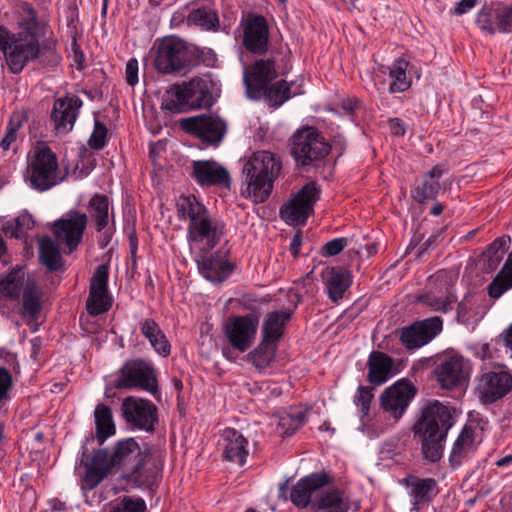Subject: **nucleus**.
I'll return each instance as SVG.
<instances>
[{
    "label": "nucleus",
    "instance_id": "nucleus-22",
    "mask_svg": "<svg viewBox=\"0 0 512 512\" xmlns=\"http://www.w3.org/2000/svg\"><path fill=\"white\" fill-rule=\"evenodd\" d=\"M87 222L86 214L72 210L68 218H61L54 222L53 233L56 239L64 242L69 251L72 252L81 242Z\"/></svg>",
    "mask_w": 512,
    "mask_h": 512
},
{
    "label": "nucleus",
    "instance_id": "nucleus-27",
    "mask_svg": "<svg viewBox=\"0 0 512 512\" xmlns=\"http://www.w3.org/2000/svg\"><path fill=\"white\" fill-rule=\"evenodd\" d=\"M367 368V381L375 386L386 383L399 372L395 366V360L387 353L378 350H373L369 354Z\"/></svg>",
    "mask_w": 512,
    "mask_h": 512
},
{
    "label": "nucleus",
    "instance_id": "nucleus-6",
    "mask_svg": "<svg viewBox=\"0 0 512 512\" xmlns=\"http://www.w3.org/2000/svg\"><path fill=\"white\" fill-rule=\"evenodd\" d=\"M289 151L296 168L309 172L325 166L332 146L316 127L302 126L292 134Z\"/></svg>",
    "mask_w": 512,
    "mask_h": 512
},
{
    "label": "nucleus",
    "instance_id": "nucleus-49",
    "mask_svg": "<svg viewBox=\"0 0 512 512\" xmlns=\"http://www.w3.org/2000/svg\"><path fill=\"white\" fill-rule=\"evenodd\" d=\"M318 507L329 512H348V504L343 502L342 492L339 489L327 491L319 499Z\"/></svg>",
    "mask_w": 512,
    "mask_h": 512
},
{
    "label": "nucleus",
    "instance_id": "nucleus-28",
    "mask_svg": "<svg viewBox=\"0 0 512 512\" xmlns=\"http://www.w3.org/2000/svg\"><path fill=\"white\" fill-rule=\"evenodd\" d=\"M293 296L296 299L293 308L267 313L261 328V336L265 338V341H272L277 344L283 337L286 325L291 320L297 305L301 302L299 294L294 293Z\"/></svg>",
    "mask_w": 512,
    "mask_h": 512
},
{
    "label": "nucleus",
    "instance_id": "nucleus-48",
    "mask_svg": "<svg viewBox=\"0 0 512 512\" xmlns=\"http://www.w3.org/2000/svg\"><path fill=\"white\" fill-rule=\"evenodd\" d=\"M440 188L439 181L424 177L421 185L411 190V196L416 202L423 204L428 200H435Z\"/></svg>",
    "mask_w": 512,
    "mask_h": 512
},
{
    "label": "nucleus",
    "instance_id": "nucleus-4",
    "mask_svg": "<svg viewBox=\"0 0 512 512\" xmlns=\"http://www.w3.org/2000/svg\"><path fill=\"white\" fill-rule=\"evenodd\" d=\"M217 83L211 75L195 77L189 82L174 84L166 90L161 109L172 114L184 113L192 109H209L219 96Z\"/></svg>",
    "mask_w": 512,
    "mask_h": 512
},
{
    "label": "nucleus",
    "instance_id": "nucleus-35",
    "mask_svg": "<svg viewBox=\"0 0 512 512\" xmlns=\"http://www.w3.org/2000/svg\"><path fill=\"white\" fill-rule=\"evenodd\" d=\"M96 426L95 438L102 446L105 441L116 433L112 410L105 404H98L94 411Z\"/></svg>",
    "mask_w": 512,
    "mask_h": 512
},
{
    "label": "nucleus",
    "instance_id": "nucleus-9",
    "mask_svg": "<svg viewBox=\"0 0 512 512\" xmlns=\"http://www.w3.org/2000/svg\"><path fill=\"white\" fill-rule=\"evenodd\" d=\"M117 389H140L150 392L153 396L159 394L158 381L154 367L144 359H132L123 364L114 384Z\"/></svg>",
    "mask_w": 512,
    "mask_h": 512
},
{
    "label": "nucleus",
    "instance_id": "nucleus-43",
    "mask_svg": "<svg viewBox=\"0 0 512 512\" xmlns=\"http://www.w3.org/2000/svg\"><path fill=\"white\" fill-rule=\"evenodd\" d=\"M510 242V237L502 236L496 238L483 253L485 259V270L487 272H493L497 269L500 262L503 259L505 252L507 251V243Z\"/></svg>",
    "mask_w": 512,
    "mask_h": 512
},
{
    "label": "nucleus",
    "instance_id": "nucleus-56",
    "mask_svg": "<svg viewBox=\"0 0 512 512\" xmlns=\"http://www.w3.org/2000/svg\"><path fill=\"white\" fill-rule=\"evenodd\" d=\"M13 389V376L4 366H0V404L8 402Z\"/></svg>",
    "mask_w": 512,
    "mask_h": 512
},
{
    "label": "nucleus",
    "instance_id": "nucleus-14",
    "mask_svg": "<svg viewBox=\"0 0 512 512\" xmlns=\"http://www.w3.org/2000/svg\"><path fill=\"white\" fill-rule=\"evenodd\" d=\"M121 412L126 423L132 428L148 433L155 431L158 408L150 400L127 396L122 402Z\"/></svg>",
    "mask_w": 512,
    "mask_h": 512
},
{
    "label": "nucleus",
    "instance_id": "nucleus-24",
    "mask_svg": "<svg viewBox=\"0 0 512 512\" xmlns=\"http://www.w3.org/2000/svg\"><path fill=\"white\" fill-rule=\"evenodd\" d=\"M434 375L442 389L452 390L465 382L464 359L459 355H445L439 359Z\"/></svg>",
    "mask_w": 512,
    "mask_h": 512
},
{
    "label": "nucleus",
    "instance_id": "nucleus-46",
    "mask_svg": "<svg viewBox=\"0 0 512 512\" xmlns=\"http://www.w3.org/2000/svg\"><path fill=\"white\" fill-rule=\"evenodd\" d=\"M112 306L108 290H89V296L86 301V310L91 316H98L107 312Z\"/></svg>",
    "mask_w": 512,
    "mask_h": 512
},
{
    "label": "nucleus",
    "instance_id": "nucleus-21",
    "mask_svg": "<svg viewBox=\"0 0 512 512\" xmlns=\"http://www.w3.org/2000/svg\"><path fill=\"white\" fill-rule=\"evenodd\" d=\"M224 225L213 220L210 213L201 216L187 227V241L192 243H204L206 250L214 249L223 237Z\"/></svg>",
    "mask_w": 512,
    "mask_h": 512
},
{
    "label": "nucleus",
    "instance_id": "nucleus-34",
    "mask_svg": "<svg viewBox=\"0 0 512 512\" xmlns=\"http://www.w3.org/2000/svg\"><path fill=\"white\" fill-rule=\"evenodd\" d=\"M140 329L157 354L162 357H167L170 354L171 345L155 320L151 318L145 319L141 323Z\"/></svg>",
    "mask_w": 512,
    "mask_h": 512
},
{
    "label": "nucleus",
    "instance_id": "nucleus-64",
    "mask_svg": "<svg viewBox=\"0 0 512 512\" xmlns=\"http://www.w3.org/2000/svg\"><path fill=\"white\" fill-rule=\"evenodd\" d=\"M478 1L479 0H461L456 4L454 8V13L456 15H463L467 13L469 10L476 6Z\"/></svg>",
    "mask_w": 512,
    "mask_h": 512
},
{
    "label": "nucleus",
    "instance_id": "nucleus-41",
    "mask_svg": "<svg viewBox=\"0 0 512 512\" xmlns=\"http://www.w3.org/2000/svg\"><path fill=\"white\" fill-rule=\"evenodd\" d=\"M88 210L95 220L96 230L101 232L109 223V199L104 194H95L89 201Z\"/></svg>",
    "mask_w": 512,
    "mask_h": 512
},
{
    "label": "nucleus",
    "instance_id": "nucleus-20",
    "mask_svg": "<svg viewBox=\"0 0 512 512\" xmlns=\"http://www.w3.org/2000/svg\"><path fill=\"white\" fill-rule=\"evenodd\" d=\"M278 76L274 58L255 61L244 73V84L248 98L258 100L265 88Z\"/></svg>",
    "mask_w": 512,
    "mask_h": 512
},
{
    "label": "nucleus",
    "instance_id": "nucleus-26",
    "mask_svg": "<svg viewBox=\"0 0 512 512\" xmlns=\"http://www.w3.org/2000/svg\"><path fill=\"white\" fill-rule=\"evenodd\" d=\"M81 106L82 100L76 95L56 99L51 112L55 130L59 133L70 132Z\"/></svg>",
    "mask_w": 512,
    "mask_h": 512
},
{
    "label": "nucleus",
    "instance_id": "nucleus-30",
    "mask_svg": "<svg viewBox=\"0 0 512 512\" xmlns=\"http://www.w3.org/2000/svg\"><path fill=\"white\" fill-rule=\"evenodd\" d=\"M43 290L35 278L27 277L22 292L20 314L23 318L36 321L42 310Z\"/></svg>",
    "mask_w": 512,
    "mask_h": 512
},
{
    "label": "nucleus",
    "instance_id": "nucleus-55",
    "mask_svg": "<svg viewBox=\"0 0 512 512\" xmlns=\"http://www.w3.org/2000/svg\"><path fill=\"white\" fill-rule=\"evenodd\" d=\"M108 277H109V266L108 264H101L97 266L91 281L90 289L94 290H108Z\"/></svg>",
    "mask_w": 512,
    "mask_h": 512
},
{
    "label": "nucleus",
    "instance_id": "nucleus-42",
    "mask_svg": "<svg viewBox=\"0 0 512 512\" xmlns=\"http://www.w3.org/2000/svg\"><path fill=\"white\" fill-rule=\"evenodd\" d=\"M475 24L482 32L488 35L493 36L498 33V6L494 7L493 5L484 4L476 15Z\"/></svg>",
    "mask_w": 512,
    "mask_h": 512
},
{
    "label": "nucleus",
    "instance_id": "nucleus-13",
    "mask_svg": "<svg viewBox=\"0 0 512 512\" xmlns=\"http://www.w3.org/2000/svg\"><path fill=\"white\" fill-rule=\"evenodd\" d=\"M180 127L186 133L210 145H218L227 132V123L215 114H201L182 119Z\"/></svg>",
    "mask_w": 512,
    "mask_h": 512
},
{
    "label": "nucleus",
    "instance_id": "nucleus-17",
    "mask_svg": "<svg viewBox=\"0 0 512 512\" xmlns=\"http://www.w3.org/2000/svg\"><path fill=\"white\" fill-rule=\"evenodd\" d=\"M442 329L441 317L434 316L415 321L409 326L395 330V333L407 350H414L431 342Z\"/></svg>",
    "mask_w": 512,
    "mask_h": 512
},
{
    "label": "nucleus",
    "instance_id": "nucleus-36",
    "mask_svg": "<svg viewBox=\"0 0 512 512\" xmlns=\"http://www.w3.org/2000/svg\"><path fill=\"white\" fill-rule=\"evenodd\" d=\"M26 283L25 272L16 266L0 280V295L6 299L19 300Z\"/></svg>",
    "mask_w": 512,
    "mask_h": 512
},
{
    "label": "nucleus",
    "instance_id": "nucleus-63",
    "mask_svg": "<svg viewBox=\"0 0 512 512\" xmlns=\"http://www.w3.org/2000/svg\"><path fill=\"white\" fill-rule=\"evenodd\" d=\"M389 128L391 133L395 136L402 137L406 133V126L402 119L400 118H390L388 120Z\"/></svg>",
    "mask_w": 512,
    "mask_h": 512
},
{
    "label": "nucleus",
    "instance_id": "nucleus-25",
    "mask_svg": "<svg viewBox=\"0 0 512 512\" xmlns=\"http://www.w3.org/2000/svg\"><path fill=\"white\" fill-rule=\"evenodd\" d=\"M209 251L203 248L195 255L198 271L207 280L221 283L232 273L234 265L223 261L219 252L209 254Z\"/></svg>",
    "mask_w": 512,
    "mask_h": 512
},
{
    "label": "nucleus",
    "instance_id": "nucleus-5",
    "mask_svg": "<svg viewBox=\"0 0 512 512\" xmlns=\"http://www.w3.org/2000/svg\"><path fill=\"white\" fill-rule=\"evenodd\" d=\"M280 157L270 151H257L245 162L242 174L246 188L244 197H252L255 203L265 202L272 193L274 181L280 175Z\"/></svg>",
    "mask_w": 512,
    "mask_h": 512
},
{
    "label": "nucleus",
    "instance_id": "nucleus-38",
    "mask_svg": "<svg viewBox=\"0 0 512 512\" xmlns=\"http://www.w3.org/2000/svg\"><path fill=\"white\" fill-rule=\"evenodd\" d=\"M187 22L205 31L216 32L220 27L217 11L205 6L193 9L187 17Z\"/></svg>",
    "mask_w": 512,
    "mask_h": 512
},
{
    "label": "nucleus",
    "instance_id": "nucleus-44",
    "mask_svg": "<svg viewBox=\"0 0 512 512\" xmlns=\"http://www.w3.org/2000/svg\"><path fill=\"white\" fill-rule=\"evenodd\" d=\"M408 61L398 58L390 69L389 75L393 78V82L389 86L390 93L404 92L411 86V82L407 79L406 70Z\"/></svg>",
    "mask_w": 512,
    "mask_h": 512
},
{
    "label": "nucleus",
    "instance_id": "nucleus-18",
    "mask_svg": "<svg viewBox=\"0 0 512 512\" xmlns=\"http://www.w3.org/2000/svg\"><path fill=\"white\" fill-rule=\"evenodd\" d=\"M417 393L416 387L408 379H400L387 387L380 395V405L395 420H399Z\"/></svg>",
    "mask_w": 512,
    "mask_h": 512
},
{
    "label": "nucleus",
    "instance_id": "nucleus-31",
    "mask_svg": "<svg viewBox=\"0 0 512 512\" xmlns=\"http://www.w3.org/2000/svg\"><path fill=\"white\" fill-rule=\"evenodd\" d=\"M438 493L436 479L413 477L410 490L412 510L418 512L422 506L431 503Z\"/></svg>",
    "mask_w": 512,
    "mask_h": 512
},
{
    "label": "nucleus",
    "instance_id": "nucleus-39",
    "mask_svg": "<svg viewBox=\"0 0 512 512\" xmlns=\"http://www.w3.org/2000/svg\"><path fill=\"white\" fill-rule=\"evenodd\" d=\"M177 214L180 219L193 222L208 213V209L194 195H181L176 202Z\"/></svg>",
    "mask_w": 512,
    "mask_h": 512
},
{
    "label": "nucleus",
    "instance_id": "nucleus-62",
    "mask_svg": "<svg viewBox=\"0 0 512 512\" xmlns=\"http://www.w3.org/2000/svg\"><path fill=\"white\" fill-rule=\"evenodd\" d=\"M197 58L207 67H214L217 62L216 53L210 48H203L198 50Z\"/></svg>",
    "mask_w": 512,
    "mask_h": 512
},
{
    "label": "nucleus",
    "instance_id": "nucleus-7",
    "mask_svg": "<svg viewBox=\"0 0 512 512\" xmlns=\"http://www.w3.org/2000/svg\"><path fill=\"white\" fill-rule=\"evenodd\" d=\"M154 48V67L163 75H185L198 64L187 43L177 36L156 40Z\"/></svg>",
    "mask_w": 512,
    "mask_h": 512
},
{
    "label": "nucleus",
    "instance_id": "nucleus-54",
    "mask_svg": "<svg viewBox=\"0 0 512 512\" xmlns=\"http://www.w3.org/2000/svg\"><path fill=\"white\" fill-rule=\"evenodd\" d=\"M374 397L373 388L360 385L357 389L354 403L361 408L363 416H367L370 411V404Z\"/></svg>",
    "mask_w": 512,
    "mask_h": 512
},
{
    "label": "nucleus",
    "instance_id": "nucleus-32",
    "mask_svg": "<svg viewBox=\"0 0 512 512\" xmlns=\"http://www.w3.org/2000/svg\"><path fill=\"white\" fill-rule=\"evenodd\" d=\"M223 438L227 442L223 458L230 462H236L239 465H244L248 451L246 449L248 441L244 436L234 428H227L224 430Z\"/></svg>",
    "mask_w": 512,
    "mask_h": 512
},
{
    "label": "nucleus",
    "instance_id": "nucleus-16",
    "mask_svg": "<svg viewBox=\"0 0 512 512\" xmlns=\"http://www.w3.org/2000/svg\"><path fill=\"white\" fill-rule=\"evenodd\" d=\"M333 478L325 471L314 472L301 478L291 489L288 481L280 484L279 497L291 502L299 509L306 508L311 502L312 493L330 484Z\"/></svg>",
    "mask_w": 512,
    "mask_h": 512
},
{
    "label": "nucleus",
    "instance_id": "nucleus-8",
    "mask_svg": "<svg viewBox=\"0 0 512 512\" xmlns=\"http://www.w3.org/2000/svg\"><path fill=\"white\" fill-rule=\"evenodd\" d=\"M162 471L163 461L150 450L144 449L143 454L122 472L120 478L133 488L147 489L155 493L162 479Z\"/></svg>",
    "mask_w": 512,
    "mask_h": 512
},
{
    "label": "nucleus",
    "instance_id": "nucleus-12",
    "mask_svg": "<svg viewBox=\"0 0 512 512\" xmlns=\"http://www.w3.org/2000/svg\"><path fill=\"white\" fill-rule=\"evenodd\" d=\"M250 313L230 317L224 325V333L231 346L240 352L247 351L253 344L261 317L255 307L245 306Z\"/></svg>",
    "mask_w": 512,
    "mask_h": 512
},
{
    "label": "nucleus",
    "instance_id": "nucleus-50",
    "mask_svg": "<svg viewBox=\"0 0 512 512\" xmlns=\"http://www.w3.org/2000/svg\"><path fill=\"white\" fill-rule=\"evenodd\" d=\"M418 302L430 307L434 311L447 313L452 310V294L447 292L444 297L436 296L433 292H426L418 297Z\"/></svg>",
    "mask_w": 512,
    "mask_h": 512
},
{
    "label": "nucleus",
    "instance_id": "nucleus-51",
    "mask_svg": "<svg viewBox=\"0 0 512 512\" xmlns=\"http://www.w3.org/2000/svg\"><path fill=\"white\" fill-rule=\"evenodd\" d=\"M147 506L141 497L124 496L109 512H146Z\"/></svg>",
    "mask_w": 512,
    "mask_h": 512
},
{
    "label": "nucleus",
    "instance_id": "nucleus-52",
    "mask_svg": "<svg viewBox=\"0 0 512 512\" xmlns=\"http://www.w3.org/2000/svg\"><path fill=\"white\" fill-rule=\"evenodd\" d=\"M512 287V275L501 271L488 285V294L491 298H499Z\"/></svg>",
    "mask_w": 512,
    "mask_h": 512
},
{
    "label": "nucleus",
    "instance_id": "nucleus-11",
    "mask_svg": "<svg viewBox=\"0 0 512 512\" xmlns=\"http://www.w3.org/2000/svg\"><path fill=\"white\" fill-rule=\"evenodd\" d=\"M30 186L40 192L47 191L59 183L58 160L50 147L35 151L27 167Z\"/></svg>",
    "mask_w": 512,
    "mask_h": 512
},
{
    "label": "nucleus",
    "instance_id": "nucleus-47",
    "mask_svg": "<svg viewBox=\"0 0 512 512\" xmlns=\"http://www.w3.org/2000/svg\"><path fill=\"white\" fill-rule=\"evenodd\" d=\"M306 421V414L301 410L286 413L280 417L278 429L284 436L293 435Z\"/></svg>",
    "mask_w": 512,
    "mask_h": 512
},
{
    "label": "nucleus",
    "instance_id": "nucleus-29",
    "mask_svg": "<svg viewBox=\"0 0 512 512\" xmlns=\"http://www.w3.org/2000/svg\"><path fill=\"white\" fill-rule=\"evenodd\" d=\"M322 277L328 297L334 303L341 300L345 292L352 285L351 272L340 266L326 268L322 272Z\"/></svg>",
    "mask_w": 512,
    "mask_h": 512
},
{
    "label": "nucleus",
    "instance_id": "nucleus-10",
    "mask_svg": "<svg viewBox=\"0 0 512 512\" xmlns=\"http://www.w3.org/2000/svg\"><path fill=\"white\" fill-rule=\"evenodd\" d=\"M321 190L315 181L305 184L292 199L280 207V218L290 226H303L314 212Z\"/></svg>",
    "mask_w": 512,
    "mask_h": 512
},
{
    "label": "nucleus",
    "instance_id": "nucleus-53",
    "mask_svg": "<svg viewBox=\"0 0 512 512\" xmlns=\"http://www.w3.org/2000/svg\"><path fill=\"white\" fill-rule=\"evenodd\" d=\"M108 129L106 125L98 120L94 123V130L88 139V145L94 150H101L107 144Z\"/></svg>",
    "mask_w": 512,
    "mask_h": 512
},
{
    "label": "nucleus",
    "instance_id": "nucleus-59",
    "mask_svg": "<svg viewBox=\"0 0 512 512\" xmlns=\"http://www.w3.org/2000/svg\"><path fill=\"white\" fill-rule=\"evenodd\" d=\"M347 243V238L332 239L323 246V255L328 257L335 256L347 246Z\"/></svg>",
    "mask_w": 512,
    "mask_h": 512
},
{
    "label": "nucleus",
    "instance_id": "nucleus-61",
    "mask_svg": "<svg viewBox=\"0 0 512 512\" xmlns=\"http://www.w3.org/2000/svg\"><path fill=\"white\" fill-rule=\"evenodd\" d=\"M16 219V229L20 233V238L25 234L26 230L34 227V220L29 214H21Z\"/></svg>",
    "mask_w": 512,
    "mask_h": 512
},
{
    "label": "nucleus",
    "instance_id": "nucleus-58",
    "mask_svg": "<svg viewBox=\"0 0 512 512\" xmlns=\"http://www.w3.org/2000/svg\"><path fill=\"white\" fill-rule=\"evenodd\" d=\"M21 127V122L9 121L7 131L3 139L0 141V147L3 151H8L11 148V144L17 139L18 130Z\"/></svg>",
    "mask_w": 512,
    "mask_h": 512
},
{
    "label": "nucleus",
    "instance_id": "nucleus-45",
    "mask_svg": "<svg viewBox=\"0 0 512 512\" xmlns=\"http://www.w3.org/2000/svg\"><path fill=\"white\" fill-rule=\"evenodd\" d=\"M262 96L269 101L270 106L278 108L291 98V88L286 80H280L268 84Z\"/></svg>",
    "mask_w": 512,
    "mask_h": 512
},
{
    "label": "nucleus",
    "instance_id": "nucleus-60",
    "mask_svg": "<svg viewBox=\"0 0 512 512\" xmlns=\"http://www.w3.org/2000/svg\"><path fill=\"white\" fill-rule=\"evenodd\" d=\"M125 76L126 82L130 86L138 83V61L136 58H131L126 63Z\"/></svg>",
    "mask_w": 512,
    "mask_h": 512
},
{
    "label": "nucleus",
    "instance_id": "nucleus-33",
    "mask_svg": "<svg viewBox=\"0 0 512 512\" xmlns=\"http://www.w3.org/2000/svg\"><path fill=\"white\" fill-rule=\"evenodd\" d=\"M474 447V430L465 425L455 440L449 455V464L452 469H457L467 459Z\"/></svg>",
    "mask_w": 512,
    "mask_h": 512
},
{
    "label": "nucleus",
    "instance_id": "nucleus-15",
    "mask_svg": "<svg viewBox=\"0 0 512 512\" xmlns=\"http://www.w3.org/2000/svg\"><path fill=\"white\" fill-rule=\"evenodd\" d=\"M512 391V374L504 366L482 373L478 378L476 392L484 405L504 398Z\"/></svg>",
    "mask_w": 512,
    "mask_h": 512
},
{
    "label": "nucleus",
    "instance_id": "nucleus-57",
    "mask_svg": "<svg viewBox=\"0 0 512 512\" xmlns=\"http://www.w3.org/2000/svg\"><path fill=\"white\" fill-rule=\"evenodd\" d=\"M499 25L498 33L508 34L512 32V4L510 6H498Z\"/></svg>",
    "mask_w": 512,
    "mask_h": 512
},
{
    "label": "nucleus",
    "instance_id": "nucleus-23",
    "mask_svg": "<svg viewBox=\"0 0 512 512\" xmlns=\"http://www.w3.org/2000/svg\"><path fill=\"white\" fill-rule=\"evenodd\" d=\"M192 177L202 187L221 186L230 188L231 185L229 171L213 159L194 161Z\"/></svg>",
    "mask_w": 512,
    "mask_h": 512
},
{
    "label": "nucleus",
    "instance_id": "nucleus-3",
    "mask_svg": "<svg viewBox=\"0 0 512 512\" xmlns=\"http://www.w3.org/2000/svg\"><path fill=\"white\" fill-rule=\"evenodd\" d=\"M452 426L453 418L448 406L435 400L423 407L421 417L412 430L420 440L425 461L437 463L442 459L448 431Z\"/></svg>",
    "mask_w": 512,
    "mask_h": 512
},
{
    "label": "nucleus",
    "instance_id": "nucleus-37",
    "mask_svg": "<svg viewBox=\"0 0 512 512\" xmlns=\"http://www.w3.org/2000/svg\"><path fill=\"white\" fill-rule=\"evenodd\" d=\"M39 261L49 271H58L63 266L60 249L49 236L39 239Z\"/></svg>",
    "mask_w": 512,
    "mask_h": 512
},
{
    "label": "nucleus",
    "instance_id": "nucleus-2",
    "mask_svg": "<svg viewBox=\"0 0 512 512\" xmlns=\"http://www.w3.org/2000/svg\"><path fill=\"white\" fill-rule=\"evenodd\" d=\"M88 441L87 438L82 445L81 464L86 469L83 481L89 490L96 488L114 470L123 472L129 468L131 460L136 462L144 451L134 438L129 437L115 442L111 451L107 448L95 450L91 459L88 460Z\"/></svg>",
    "mask_w": 512,
    "mask_h": 512
},
{
    "label": "nucleus",
    "instance_id": "nucleus-1",
    "mask_svg": "<svg viewBox=\"0 0 512 512\" xmlns=\"http://www.w3.org/2000/svg\"><path fill=\"white\" fill-rule=\"evenodd\" d=\"M18 27L17 33H11L0 25V50L12 73L22 72L28 62L35 60L42 67H56L60 64L57 41L45 38L47 24L39 20L37 11L28 2L21 4Z\"/></svg>",
    "mask_w": 512,
    "mask_h": 512
},
{
    "label": "nucleus",
    "instance_id": "nucleus-19",
    "mask_svg": "<svg viewBox=\"0 0 512 512\" xmlns=\"http://www.w3.org/2000/svg\"><path fill=\"white\" fill-rule=\"evenodd\" d=\"M243 46L258 56L265 55L269 49L270 31L267 19L263 15L250 13L243 26Z\"/></svg>",
    "mask_w": 512,
    "mask_h": 512
},
{
    "label": "nucleus",
    "instance_id": "nucleus-40",
    "mask_svg": "<svg viewBox=\"0 0 512 512\" xmlns=\"http://www.w3.org/2000/svg\"><path fill=\"white\" fill-rule=\"evenodd\" d=\"M276 349V343L262 338L257 347L248 354L249 361L258 370H263L274 360Z\"/></svg>",
    "mask_w": 512,
    "mask_h": 512
}]
</instances>
